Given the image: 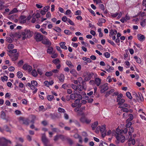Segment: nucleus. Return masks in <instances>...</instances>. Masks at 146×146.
<instances>
[{
	"label": "nucleus",
	"instance_id": "29",
	"mask_svg": "<svg viewBox=\"0 0 146 146\" xmlns=\"http://www.w3.org/2000/svg\"><path fill=\"white\" fill-rule=\"evenodd\" d=\"M98 32L99 33V36L100 37H102L103 36V34L102 32V29L101 28H99L98 30Z\"/></svg>",
	"mask_w": 146,
	"mask_h": 146
},
{
	"label": "nucleus",
	"instance_id": "22",
	"mask_svg": "<svg viewBox=\"0 0 146 146\" xmlns=\"http://www.w3.org/2000/svg\"><path fill=\"white\" fill-rule=\"evenodd\" d=\"M145 13L144 12H140L138 13L134 17H136L138 16H139L140 17H143L144 16H145Z\"/></svg>",
	"mask_w": 146,
	"mask_h": 146
},
{
	"label": "nucleus",
	"instance_id": "19",
	"mask_svg": "<svg viewBox=\"0 0 146 146\" xmlns=\"http://www.w3.org/2000/svg\"><path fill=\"white\" fill-rule=\"evenodd\" d=\"M58 78L60 82H63L64 79V76L63 74H61L58 77Z\"/></svg>",
	"mask_w": 146,
	"mask_h": 146
},
{
	"label": "nucleus",
	"instance_id": "49",
	"mask_svg": "<svg viewBox=\"0 0 146 146\" xmlns=\"http://www.w3.org/2000/svg\"><path fill=\"white\" fill-rule=\"evenodd\" d=\"M125 102V100L123 99H121L119 100L118 102V104L119 105H121L123 103H124Z\"/></svg>",
	"mask_w": 146,
	"mask_h": 146
},
{
	"label": "nucleus",
	"instance_id": "42",
	"mask_svg": "<svg viewBox=\"0 0 146 146\" xmlns=\"http://www.w3.org/2000/svg\"><path fill=\"white\" fill-rule=\"evenodd\" d=\"M1 117L3 119H5V114L3 111H1Z\"/></svg>",
	"mask_w": 146,
	"mask_h": 146
},
{
	"label": "nucleus",
	"instance_id": "2",
	"mask_svg": "<svg viewBox=\"0 0 146 146\" xmlns=\"http://www.w3.org/2000/svg\"><path fill=\"white\" fill-rule=\"evenodd\" d=\"M33 33L32 31H31L30 29H25L22 33V39L25 40L27 38H29L33 35Z\"/></svg>",
	"mask_w": 146,
	"mask_h": 146
},
{
	"label": "nucleus",
	"instance_id": "53",
	"mask_svg": "<svg viewBox=\"0 0 146 146\" xmlns=\"http://www.w3.org/2000/svg\"><path fill=\"white\" fill-rule=\"evenodd\" d=\"M83 87L81 85H78V89H77V90H78L79 91H82L83 90Z\"/></svg>",
	"mask_w": 146,
	"mask_h": 146
},
{
	"label": "nucleus",
	"instance_id": "30",
	"mask_svg": "<svg viewBox=\"0 0 146 146\" xmlns=\"http://www.w3.org/2000/svg\"><path fill=\"white\" fill-rule=\"evenodd\" d=\"M114 92V89H111L109 92H106L105 96L106 97H107L108 96H109L110 94Z\"/></svg>",
	"mask_w": 146,
	"mask_h": 146
},
{
	"label": "nucleus",
	"instance_id": "33",
	"mask_svg": "<svg viewBox=\"0 0 146 146\" xmlns=\"http://www.w3.org/2000/svg\"><path fill=\"white\" fill-rule=\"evenodd\" d=\"M55 64H59L60 62V61L59 59L56 58L54 60L52 61Z\"/></svg>",
	"mask_w": 146,
	"mask_h": 146
},
{
	"label": "nucleus",
	"instance_id": "5",
	"mask_svg": "<svg viewBox=\"0 0 146 146\" xmlns=\"http://www.w3.org/2000/svg\"><path fill=\"white\" fill-rule=\"evenodd\" d=\"M23 69L29 72H31L33 70L32 67L28 64H25L23 66Z\"/></svg>",
	"mask_w": 146,
	"mask_h": 146
},
{
	"label": "nucleus",
	"instance_id": "44",
	"mask_svg": "<svg viewBox=\"0 0 146 146\" xmlns=\"http://www.w3.org/2000/svg\"><path fill=\"white\" fill-rule=\"evenodd\" d=\"M31 84L35 87L37 86V83L36 81L33 80L31 82Z\"/></svg>",
	"mask_w": 146,
	"mask_h": 146
},
{
	"label": "nucleus",
	"instance_id": "6",
	"mask_svg": "<svg viewBox=\"0 0 146 146\" xmlns=\"http://www.w3.org/2000/svg\"><path fill=\"white\" fill-rule=\"evenodd\" d=\"M100 87H101V92L102 93L104 92L108 88L107 84H105L102 86H100Z\"/></svg>",
	"mask_w": 146,
	"mask_h": 146
},
{
	"label": "nucleus",
	"instance_id": "16",
	"mask_svg": "<svg viewBox=\"0 0 146 146\" xmlns=\"http://www.w3.org/2000/svg\"><path fill=\"white\" fill-rule=\"evenodd\" d=\"M66 43L64 42H61L60 43V47L62 49L66 50L67 49V47L65 45Z\"/></svg>",
	"mask_w": 146,
	"mask_h": 146
},
{
	"label": "nucleus",
	"instance_id": "51",
	"mask_svg": "<svg viewBox=\"0 0 146 146\" xmlns=\"http://www.w3.org/2000/svg\"><path fill=\"white\" fill-rule=\"evenodd\" d=\"M3 82L5 81H7L8 80V77L6 76H4L3 77H2L1 78Z\"/></svg>",
	"mask_w": 146,
	"mask_h": 146
},
{
	"label": "nucleus",
	"instance_id": "40",
	"mask_svg": "<svg viewBox=\"0 0 146 146\" xmlns=\"http://www.w3.org/2000/svg\"><path fill=\"white\" fill-rule=\"evenodd\" d=\"M126 94L127 96L129 98V99H131L132 98V97L130 92H126Z\"/></svg>",
	"mask_w": 146,
	"mask_h": 146
},
{
	"label": "nucleus",
	"instance_id": "11",
	"mask_svg": "<svg viewBox=\"0 0 146 146\" xmlns=\"http://www.w3.org/2000/svg\"><path fill=\"white\" fill-rule=\"evenodd\" d=\"M95 82L97 86H99L101 83V80L98 78H96L95 79Z\"/></svg>",
	"mask_w": 146,
	"mask_h": 146
},
{
	"label": "nucleus",
	"instance_id": "34",
	"mask_svg": "<svg viewBox=\"0 0 146 146\" xmlns=\"http://www.w3.org/2000/svg\"><path fill=\"white\" fill-rule=\"evenodd\" d=\"M53 29L58 33H60L61 31L60 28L58 27H55L54 29Z\"/></svg>",
	"mask_w": 146,
	"mask_h": 146
},
{
	"label": "nucleus",
	"instance_id": "13",
	"mask_svg": "<svg viewBox=\"0 0 146 146\" xmlns=\"http://www.w3.org/2000/svg\"><path fill=\"white\" fill-rule=\"evenodd\" d=\"M65 14L68 16V17H72L73 13L70 10L68 9L66 11Z\"/></svg>",
	"mask_w": 146,
	"mask_h": 146
},
{
	"label": "nucleus",
	"instance_id": "14",
	"mask_svg": "<svg viewBox=\"0 0 146 146\" xmlns=\"http://www.w3.org/2000/svg\"><path fill=\"white\" fill-rule=\"evenodd\" d=\"M86 107L85 106H82L80 109V111L78 113V115H84V113L82 111L85 110Z\"/></svg>",
	"mask_w": 146,
	"mask_h": 146
},
{
	"label": "nucleus",
	"instance_id": "26",
	"mask_svg": "<svg viewBox=\"0 0 146 146\" xmlns=\"http://www.w3.org/2000/svg\"><path fill=\"white\" fill-rule=\"evenodd\" d=\"M128 141L129 142H131V143L133 145H134L135 144V141L134 139H132L131 137H130L129 140Z\"/></svg>",
	"mask_w": 146,
	"mask_h": 146
},
{
	"label": "nucleus",
	"instance_id": "31",
	"mask_svg": "<svg viewBox=\"0 0 146 146\" xmlns=\"http://www.w3.org/2000/svg\"><path fill=\"white\" fill-rule=\"evenodd\" d=\"M126 128H128L130 127V126L132 124V123L130 121H127V120L126 121Z\"/></svg>",
	"mask_w": 146,
	"mask_h": 146
},
{
	"label": "nucleus",
	"instance_id": "21",
	"mask_svg": "<svg viewBox=\"0 0 146 146\" xmlns=\"http://www.w3.org/2000/svg\"><path fill=\"white\" fill-rule=\"evenodd\" d=\"M117 33V31L116 30L111 29L110 31V34L111 35H116Z\"/></svg>",
	"mask_w": 146,
	"mask_h": 146
},
{
	"label": "nucleus",
	"instance_id": "1",
	"mask_svg": "<svg viewBox=\"0 0 146 146\" xmlns=\"http://www.w3.org/2000/svg\"><path fill=\"white\" fill-rule=\"evenodd\" d=\"M122 132V131H121L118 128H117L116 131H113L112 133V135L115 136L117 140V141H116L117 143H119L120 140L121 143L124 142L125 141V137L121 135Z\"/></svg>",
	"mask_w": 146,
	"mask_h": 146
},
{
	"label": "nucleus",
	"instance_id": "35",
	"mask_svg": "<svg viewBox=\"0 0 146 146\" xmlns=\"http://www.w3.org/2000/svg\"><path fill=\"white\" fill-rule=\"evenodd\" d=\"M53 73H52V72L50 71V72H47L45 73V75L48 77L52 75Z\"/></svg>",
	"mask_w": 146,
	"mask_h": 146
},
{
	"label": "nucleus",
	"instance_id": "64",
	"mask_svg": "<svg viewBox=\"0 0 146 146\" xmlns=\"http://www.w3.org/2000/svg\"><path fill=\"white\" fill-rule=\"evenodd\" d=\"M68 22L69 23V24L71 25H74V24L73 22L69 19L68 20Z\"/></svg>",
	"mask_w": 146,
	"mask_h": 146
},
{
	"label": "nucleus",
	"instance_id": "12",
	"mask_svg": "<svg viewBox=\"0 0 146 146\" xmlns=\"http://www.w3.org/2000/svg\"><path fill=\"white\" fill-rule=\"evenodd\" d=\"M20 120L22 121L23 124L28 125L29 124V120L28 119H23L22 117L20 118Z\"/></svg>",
	"mask_w": 146,
	"mask_h": 146
},
{
	"label": "nucleus",
	"instance_id": "37",
	"mask_svg": "<svg viewBox=\"0 0 146 146\" xmlns=\"http://www.w3.org/2000/svg\"><path fill=\"white\" fill-rule=\"evenodd\" d=\"M139 99L137 100L139 101H142L143 100V98L141 93H140L139 94Z\"/></svg>",
	"mask_w": 146,
	"mask_h": 146
},
{
	"label": "nucleus",
	"instance_id": "46",
	"mask_svg": "<svg viewBox=\"0 0 146 146\" xmlns=\"http://www.w3.org/2000/svg\"><path fill=\"white\" fill-rule=\"evenodd\" d=\"M91 121V119L86 118L84 121V123H86L87 124H89L90 123Z\"/></svg>",
	"mask_w": 146,
	"mask_h": 146
},
{
	"label": "nucleus",
	"instance_id": "15",
	"mask_svg": "<svg viewBox=\"0 0 146 146\" xmlns=\"http://www.w3.org/2000/svg\"><path fill=\"white\" fill-rule=\"evenodd\" d=\"M70 72L75 77H77L78 75V73L77 71L74 69H72L70 71Z\"/></svg>",
	"mask_w": 146,
	"mask_h": 146
},
{
	"label": "nucleus",
	"instance_id": "38",
	"mask_svg": "<svg viewBox=\"0 0 146 146\" xmlns=\"http://www.w3.org/2000/svg\"><path fill=\"white\" fill-rule=\"evenodd\" d=\"M82 60L85 61H86L88 62H91V60L90 58H87L86 57H84L82 58Z\"/></svg>",
	"mask_w": 146,
	"mask_h": 146
},
{
	"label": "nucleus",
	"instance_id": "56",
	"mask_svg": "<svg viewBox=\"0 0 146 146\" xmlns=\"http://www.w3.org/2000/svg\"><path fill=\"white\" fill-rule=\"evenodd\" d=\"M14 45L12 44H9L8 45V48L9 49H12L14 48Z\"/></svg>",
	"mask_w": 146,
	"mask_h": 146
},
{
	"label": "nucleus",
	"instance_id": "4",
	"mask_svg": "<svg viewBox=\"0 0 146 146\" xmlns=\"http://www.w3.org/2000/svg\"><path fill=\"white\" fill-rule=\"evenodd\" d=\"M34 38L37 42H38L43 40V36L40 33L36 32L34 34Z\"/></svg>",
	"mask_w": 146,
	"mask_h": 146
},
{
	"label": "nucleus",
	"instance_id": "23",
	"mask_svg": "<svg viewBox=\"0 0 146 146\" xmlns=\"http://www.w3.org/2000/svg\"><path fill=\"white\" fill-rule=\"evenodd\" d=\"M32 75L34 77H36L37 76V72L35 69H34L31 72Z\"/></svg>",
	"mask_w": 146,
	"mask_h": 146
},
{
	"label": "nucleus",
	"instance_id": "58",
	"mask_svg": "<svg viewBox=\"0 0 146 146\" xmlns=\"http://www.w3.org/2000/svg\"><path fill=\"white\" fill-rule=\"evenodd\" d=\"M37 72L40 75H42L43 73L42 70L39 69H38L37 70Z\"/></svg>",
	"mask_w": 146,
	"mask_h": 146
},
{
	"label": "nucleus",
	"instance_id": "59",
	"mask_svg": "<svg viewBox=\"0 0 146 146\" xmlns=\"http://www.w3.org/2000/svg\"><path fill=\"white\" fill-rule=\"evenodd\" d=\"M8 69L9 71L13 72L14 71L15 68L13 66H10L9 68Z\"/></svg>",
	"mask_w": 146,
	"mask_h": 146
},
{
	"label": "nucleus",
	"instance_id": "60",
	"mask_svg": "<svg viewBox=\"0 0 146 146\" xmlns=\"http://www.w3.org/2000/svg\"><path fill=\"white\" fill-rule=\"evenodd\" d=\"M52 55L51 56V57L52 58H56L58 56V54L57 53H54L52 54Z\"/></svg>",
	"mask_w": 146,
	"mask_h": 146
},
{
	"label": "nucleus",
	"instance_id": "39",
	"mask_svg": "<svg viewBox=\"0 0 146 146\" xmlns=\"http://www.w3.org/2000/svg\"><path fill=\"white\" fill-rule=\"evenodd\" d=\"M54 98V96L52 95H48L47 96V98L50 101L52 100Z\"/></svg>",
	"mask_w": 146,
	"mask_h": 146
},
{
	"label": "nucleus",
	"instance_id": "36",
	"mask_svg": "<svg viewBox=\"0 0 146 146\" xmlns=\"http://www.w3.org/2000/svg\"><path fill=\"white\" fill-rule=\"evenodd\" d=\"M104 55L106 58H108L110 57V54L108 52H107L104 53Z\"/></svg>",
	"mask_w": 146,
	"mask_h": 146
},
{
	"label": "nucleus",
	"instance_id": "8",
	"mask_svg": "<svg viewBox=\"0 0 146 146\" xmlns=\"http://www.w3.org/2000/svg\"><path fill=\"white\" fill-rule=\"evenodd\" d=\"M42 43L44 44L50 46L51 45V42L50 40L47 38L44 39L42 41Z\"/></svg>",
	"mask_w": 146,
	"mask_h": 146
},
{
	"label": "nucleus",
	"instance_id": "50",
	"mask_svg": "<svg viewBox=\"0 0 146 146\" xmlns=\"http://www.w3.org/2000/svg\"><path fill=\"white\" fill-rule=\"evenodd\" d=\"M123 96V95L121 94H120L118 96L117 99V102H118L119 100L121 99V98Z\"/></svg>",
	"mask_w": 146,
	"mask_h": 146
},
{
	"label": "nucleus",
	"instance_id": "20",
	"mask_svg": "<svg viewBox=\"0 0 146 146\" xmlns=\"http://www.w3.org/2000/svg\"><path fill=\"white\" fill-rule=\"evenodd\" d=\"M98 124V121H96L93 123L92 125V128L93 130H95Z\"/></svg>",
	"mask_w": 146,
	"mask_h": 146
},
{
	"label": "nucleus",
	"instance_id": "62",
	"mask_svg": "<svg viewBox=\"0 0 146 146\" xmlns=\"http://www.w3.org/2000/svg\"><path fill=\"white\" fill-rule=\"evenodd\" d=\"M64 33L67 35H70L71 34V33L69 30H65L64 31Z\"/></svg>",
	"mask_w": 146,
	"mask_h": 146
},
{
	"label": "nucleus",
	"instance_id": "61",
	"mask_svg": "<svg viewBox=\"0 0 146 146\" xmlns=\"http://www.w3.org/2000/svg\"><path fill=\"white\" fill-rule=\"evenodd\" d=\"M81 12L80 10H78L76 11L75 15H80Z\"/></svg>",
	"mask_w": 146,
	"mask_h": 146
},
{
	"label": "nucleus",
	"instance_id": "28",
	"mask_svg": "<svg viewBox=\"0 0 146 146\" xmlns=\"http://www.w3.org/2000/svg\"><path fill=\"white\" fill-rule=\"evenodd\" d=\"M129 117L126 120L127 121H131L133 118V116L132 114H129Z\"/></svg>",
	"mask_w": 146,
	"mask_h": 146
},
{
	"label": "nucleus",
	"instance_id": "57",
	"mask_svg": "<svg viewBox=\"0 0 146 146\" xmlns=\"http://www.w3.org/2000/svg\"><path fill=\"white\" fill-rule=\"evenodd\" d=\"M70 98L72 100H74L76 98V96L74 94H71L70 95Z\"/></svg>",
	"mask_w": 146,
	"mask_h": 146
},
{
	"label": "nucleus",
	"instance_id": "63",
	"mask_svg": "<svg viewBox=\"0 0 146 146\" xmlns=\"http://www.w3.org/2000/svg\"><path fill=\"white\" fill-rule=\"evenodd\" d=\"M19 86L20 88H23L24 87V85L22 83L20 82L19 84Z\"/></svg>",
	"mask_w": 146,
	"mask_h": 146
},
{
	"label": "nucleus",
	"instance_id": "45",
	"mask_svg": "<svg viewBox=\"0 0 146 146\" xmlns=\"http://www.w3.org/2000/svg\"><path fill=\"white\" fill-rule=\"evenodd\" d=\"M1 141H3L4 142L6 143H11V142L9 140H7L5 138H2L1 139Z\"/></svg>",
	"mask_w": 146,
	"mask_h": 146
},
{
	"label": "nucleus",
	"instance_id": "25",
	"mask_svg": "<svg viewBox=\"0 0 146 146\" xmlns=\"http://www.w3.org/2000/svg\"><path fill=\"white\" fill-rule=\"evenodd\" d=\"M69 18H67L66 16H64L62 18V20L64 22L66 23L68 21Z\"/></svg>",
	"mask_w": 146,
	"mask_h": 146
},
{
	"label": "nucleus",
	"instance_id": "32",
	"mask_svg": "<svg viewBox=\"0 0 146 146\" xmlns=\"http://www.w3.org/2000/svg\"><path fill=\"white\" fill-rule=\"evenodd\" d=\"M17 77L19 78H21L23 76V73L20 71L18 72L17 73Z\"/></svg>",
	"mask_w": 146,
	"mask_h": 146
},
{
	"label": "nucleus",
	"instance_id": "7",
	"mask_svg": "<svg viewBox=\"0 0 146 146\" xmlns=\"http://www.w3.org/2000/svg\"><path fill=\"white\" fill-rule=\"evenodd\" d=\"M138 39L141 42H143L145 39V36L141 34H138L137 35Z\"/></svg>",
	"mask_w": 146,
	"mask_h": 146
},
{
	"label": "nucleus",
	"instance_id": "47",
	"mask_svg": "<svg viewBox=\"0 0 146 146\" xmlns=\"http://www.w3.org/2000/svg\"><path fill=\"white\" fill-rule=\"evenodd\" d=\"M40 31H41L43 34H44L46 35H47V32H46V31H45L44 30V29L42 28H41V29H40Z\"/></svg>",
	"mask_w": 146,
	"mask_h": 146
},
{
	"label": "nucleus",
	"instance_id": "9",
	"mask_svg": "<svg viewBox=\"0 0 146 146\" xmlns=\"http://www.w3.org/2000/svg\"><path fill=\"white\" fill-rule=\"evenodd\" d=\"M47 52L49 54H52L54 53L55 52L54 51L53 48L52 46L48 47V48L47 50Z\"/></svg>",
	"mask_w": 146,
	"mask_h": 146
},
{
	"label": "nucleus",
	"instance_id": "48",
	"mask_svg": "<svg viewBox=\"0 0 146 146\" xmlns=\"http://www.w3.org/2000/svg\"><path fill=\"white\" fill-rule=\"evenodd\" d=\"M66 64L70 67L73 66V65L72 64L71 62L70 61H67L66 62Z\"/></svg>",
	"mask_w": 146,
	"mask_h": 146
},
{
	"label": "nucleus",
	"instance_id": "10",
	"mask_svg": "<svg viewBox=\"0 0 146 146\" xmlns=\"http://www.w3.org/2000/svg\"><path fill=\"white\" fill-rule=\"evenodd\" d=\"M42 141L44 143L45 146H46L47 144L48 141L44 135H43L42 137Z\"/></svg>",
	"mask_w": 146,
	"mask_h": 146
},
{
	"label": "nucleus",
	"instance_id": "18",
	"mask_svg": "<svg viewBox=\"0 0 146 146\" xmlns=\"http://www.w3.org/2000/svg\"><path fill=\"white\" fill-rule=\"evenodd\" d=\"M18 57V54H15L11 56V59L13 61H15L17 60Z\"/></svg>",
	"mask_w": 146,
	"mask_h": 146
},
{
	"label": "nucleus",
	"instance_id": "24",
	"mask_svg": "<svg viewBox=\"0 0 146 146\" xmlns=\"http://www.w3.org/2000/svg\"><path fill=\"white\" fill-rule=\"evenodd\" d=\"M134 58L138 63L140 64L141 63V60L140 58L136 56H135Z\"/></svg>",
	"mask_w": 146,
	"mask_h": 146
},
{
	"label": "nucleus",
	"instance_id": "52",
	"mask_svg": "<svg viewBox=\"0 0 146 146\" xmlns=\"http://www.w3.org/2000/svg\"><path fill=\"white\" fill-rule=\"evenodd\" d=\"M94 74L92 72L89 73L88 74H87L89 78L91 79L92 78V77L93 76Z\"/></svg>",
	"mask_w": 146,
	"mask_h": 146
},
{
	"label": "nucleus",
	"instance_id": "41",
	"mask_svg": "<svg viewBox=\"0 0 146 146\" xmlns=\"http://www.w3.org/2000/svg\"><path fill=\"white\" fill-rule=\"evenodd\" d=\"M17 11H18L17 9L15 8L10 12L9 14H13L14 13L17 12Z\"/></svg>",
	"mask_w": 146,
	"mask_h": 146
},
{
	"label": "nucleus",
	"instance_id": "3",
	"mask_svg": "<svg viewBox=\"0 0 146 146\" xmlns=\"http://www.w3.org/2000/svg\"><path fill=\"white\" fill-rule=\"evenodd\" d=\"M100 129L102 137H104L106 135V125H102L101 127L100 126H98L96 129V133H98V131L97 129Z\"/></svg>",
	"mask_w": 146,
	"mask_h": 146
},
{
	"label": "nucleus",
	"instance_id": "55",
	"mask_svg": "<svg viewBox=\"0 0 146 146\" xmlns=\"http://www.w3.org/2000/svg\"><path fill=\"white\" fill-rule=\"evenodd\" d=\"M71 87L73 89L75 90H77L78 89V86L74 84H72Z\"/></svg>",
	"mask_w": 146,
	"mask_h": 146
},
{
	"label": "nucleus",
	"instance_id": "54",
	"mask_svg": "<svg viewBox=\"0 0 146 146\" xmlns=\"http://www.w3.org/2000/svg\"><path fill=\"white\" fill-rule=\"evenodd\" d=\"M50 8V7L48 6H47L43 8V10L46 12L48 11V9Z\"/></svg>",
	"mask_w": 146,
	"mask_h": 146
},
{
	"label": "nucleus",
	"instance_id": "17",
	"mask_svg": "<svg viewBox=\"0 0 146 146\" xmlns=\"http://www.w3.org/2000/svg\"><path fill=\"white\" fill-rule=\"evenodd\" d=\"M114 68L113 67L110 66L109 65H108L107 66V68L106 69V70L108 72H111L113 70Z\"/></svg>",
	"mask_w": 146,
	"mask_h": 146
},
{
	"label": "nucleus",
	"instance_id": "43",
	"mask_svg": "<svg viewBox=\"0 0 146 146\" xmlns=\"http://www.w3.org/2000/svg\"><path fill=\"white\" fill-rule=\"evenodd\" d=\"M58 111L61 113H64L65 112V110L63 108H59L58 109Z\"/></svg>",
	"mask_w": 146,
	"mask_h": 146
},
{
	"label": "nucleus",
	"instance_id": "27",
	"mask_svg": "<svg viewBox=\"0 0 146 146\" xmlns=\"http://www.w3.org/2000/svg\"><path fill=\"white\" fill-rule=\"evenodd\" d=\"M146 19H144L142 21L140 22V25L141 26L144 27L146 25Z\"/></svg>",
	"mask_w": 146,
	"mask_h": 146
}]
</instances>
